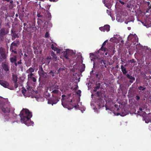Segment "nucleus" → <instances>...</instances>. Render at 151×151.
Wrapping results in <instances>:
<instances>
[{
	"mask_svg": "<svg viewBox=\"0 0 151 151\" xmlns=\"http://www.w3.org/2000/svg\"><path fill=\"white\" fill-rule=\"evenodd\" d=\"M19 116L21 122L27 126H33V122L30 120L32 117V113L27 109H23L20 112Z\"/></svg>",
	"mask_w": 151,
	"mask_h": 151,
	"instance_id": "obj_4",
	"label": "nucleus"
},
{
	"mask_svg": "<svg viewBox=\"0 0 151 151\" xmlns=\"http://www.w3.org/2000/svg\"><path fill=\"white\" fill-rule=\"evenodd\" d=\"M56 49H55V50H54V51H55L57 53H60L63 50L62 49H60L56 48Z\"/></svg>",
	"mask_w": 151,
	"mask_h": 151,
	"instance_id": "obj_31",
	"label": "nucleus"
},
{
	"mask_svg": "<svg viewBox=\"0 0 151 151\" xmlns=\"http://www.w3.org/2000/svg\"><path fill=\"white\" fill-rule=\"evenodd\" d=\"M37 16L38 17H42V16L40 14L38 13L37 14Z\"/></svg>",
	"mask_w": 151,
	"mask_h": 151,
	"instance_id": "obj_48",
	"label": "nucleus"
},
{
	"mask_svg": "<svg viewBox=\"0 0 151 151\" xmlns=\"http://www.w3.org/2000/svg\"><path fill=\"white\" fill-rule=\"evenodd\" d=\"M145 122L146 123H148L149 122H151V119L149 118H145L144 119Z\"/></svg>",
	"mask_w": 151,
	"mask_h": 151,
	"instance_id": "obj_28",
	"label": "nucleus"
},
{
	"mask_svg": "<svg viewBox=\"0 0 151 151\" xmlns=\"http://www.w3.org/2000/svg\"><path fill=\"white\" fill-rule=\"evenodd\" d=\"M47 15H48V16H47V17L48 18H50V17H51V14H50V13H49V12H47Z\"/></svg>",
	"mask_w": 151,
	"mask_h": 151,
	"instance_id": "obj_44",
	"label": "nucleus"
},
{
	"mask_svg": "<svg viewBox=\"0 0 151 151\" xmlns=\"http://www.w3.org/2000/svg\"><path fill=\"white\" fill-rule=\"evenodd\" d=\"M3 1L6 2H10L11 4H12L13 1L11 0H2Z\"/></svg>",
	"mask_w": 151,
	"mask_h": 151,
	"instance_id": "obj_33",
	"label": "nucleus"
},
{
	"mask_svg": "<svg viewBox=\"0 0 151 151\" xmlns=\"http://www.w3.org/2000/svg\"><path fill=\"white\" fill-rule=\"evenodd\" d=\"M94 91L96 92V88H95L94 90Z\"/></svg>",
	"mask_w": 151,
	"mask_h": 151,
	"instance_id": "obj_59",
	"label": "nucleus"
},
{
	"mask_svg": "<svg viewBox=\"0 0 151 151\" xmlns=\"http://www.w3.org/2000/svg\"><path fill=\"white\" fill-rule=\"evenodd\" d=\"M50 1H53V2H56L58 0H49Z\"/></svg>",
	"mask_w": 151,
	"mask_h": 151,
	"instance_id": "obj_50",
	"label": "nucleus"
},
{
	"mask_svg": "<svg viewBox=\"0 0 151 151\" xmlns=\"http://www.w3.org/2000/svg\"><path fill=\"white\" fill-rule=\"evenodd\" d=\"M17 45L16 43L14 42H12L11 45L10 47V50H11L12 47V46H16Z\"/></svg>",
	"mask_w": 151,
	"mask_h": 151,
	"instance_id": "obj_34",
	"label": "nucleus"
},
{
	"mask_svg": "<svg viewBox=\"0 0 151 151\" xmlns=\"http://www.w3.org/2000/svg\"><path fill=\"white\" fill-rule=\"evenodd\" d=\"M106 10H107V13L108 14H110V11L109 10H108L107 9H106Z\"/></svg>",
	"mask_w": 151,
	"mask_h": 151,
	"instance_id": "obj_51",
	"label": "nucleus"
},
{
	"mask_svg": "<svg viewBox=\"0 0 151 151\" xmlns=\"http://www.w3.org/2000/svg\"><path fill=\"white\" fill-rule=\"evenodd\" d=\"M76 93L79 96H80V94L81 93V91L80 90H78L77 91Z\"/></svg>",
	"mask_w": 151,
	"mask_h": 151,
	"instance_id": "obj_38",
	"label": "nucleus"
},
{
	"mask_svg": "<svg viewBox=\"0 0 151 151\" xmlns=\"http://www.w3.org/2000/svg\"><path fill=\"white\" fill-rule=\"evenodd\" d=\"M38 73L40 76H45V74L46 73L44 72L42 67H40L39 68V70L38 71Z\"/></svg>",
	"mask_w": 151,
	"mask_h": 151,
	"instance_id": "obj_19",
	"label": "nucleus"
},
{
	"mask_svg": "<svg viewBox=\"0 0 151 151\" xmlns=\"http://www.w3.org/2000/svg\"><path fill=\"white\" fill-rule=\"evenodd\" d=\"M66 55L65 57V58L69 60L70 63H72V61H73L74 62L73 64V71H75V69L76 70H78L81 71V70H83L85 68V65L82 63V62L79 63L78 62V60H81L80 59V57L79 58L78 57H76V53L75 51L74 52L72 50H70L69 49H67L66 50Z\"/></svg>",
	"mask_w": 151,
	"mask_h": 151,
	"instance_id": "obj_2",
	"label": "nucleus"
},
{
	"mask_svg": "<svg viewBox=\"0 0 151 151\" xmlns=\"http://www.w3.org/2000/svg\"><path fill=\"white\" fill-rule=\"evenodd\" d=\"M129 39L130 38L131 40L133 42H138V38L137 36L135 34L129 35L128 37Z\"/></svg>",
	"mask_w": 151,
	"mask_h": 151,
	"instance_id": "obj_15",
	"label": "nucleus"
},
{
	"mask_svg": "<svg viewBox=\"0 0 151 151\" xmlns=\"http://www.w3.org/2000/svg\"><path fill=\"white\" fill-rule=\"evenodd\" d=\"M51 55L52 57L53 58L54 60H57V57L55 54L54 52H51Z\"/></svg>",
	"mask_w": 151,
	"mask_h": 151,
	"instance_id": "obj_27",
	"label": "nucleus"
},
{
	"mask_svg": "<svg viewBox=\"0 0 151 151\" xmlns=\"http://www.w3.org/2000/svg\"><path fill=\"white\" fill-rule=\"evenodd\" d=\"M17 77L16 74H13L12 75V80L14 83H16L17 81Z\"/></svg>",
	"mask_w": 151,
	"mask_h": 151,
	"instance_id": "obj_25",
	"label": "nucleus"
},
{
	"mask_svg": "<svg viewBox=\"0 0 151 151\" xmlns=\"http://www.w3.org/2000/svg\"><path fill=\"white\" fill-rule=\"evenodd\" d=\"M126 76L129 79L132 80H135V78L134 77H133L132 76H130L129 74H127Z\"/></svg>",
	"mask_w": 151,
	"mask_h": 151,
	"instance_id": "obj_26",
	"label": "nucleus"
},
{
	"mask_svg": "<svg viewBox=\"0 0 151 151\" xmlns=\"http://www.w3.org/2000/svg\"><path fill=\"white\" fill-rule=\"evenodd\" d=\"M139 109L140 111H142V109L141 107L139 108Z\"/></svg>",
	"mask_w": 151,
	"mask_h": 151,
	"instance_id": "obj_55",
	"label": "nucleus"
},
{
	"mask_svg": "<svg viewBox=\"0 0 151 151\" xmlns=\"http://www.w3.org/2000/svg\"><path fill=\"white\" fill-rule=\"evenodd\" d=\"M2 22V20L0 19V28L1 27V25Z\"/></svg>",
	"mask_w": 151,
	"mask_h": 151,
	"instance_id": "obj_49",
	"label": "nucleus"
},
{
	"mask_svg": "<svg viewBox=\"0 0 151 151\" xmlns=\"http://www.w3.org/2000/svg\"><path fill=\"white\" fill-rule=\"evenodd\" d=\"M14 109L11 106L7 99L0 97V110L4 113L7 114L9 113L11 110L14 111Z\"/></svg>",
	"mask_w": 151,
	"mask_h": 151,
	"instance_id": "obj_7",
	"label": "nucleus"
},
{
	"mask_svg": "<svg viewBox=\"0 0 151 151\" xmlns=\"http://www.w3.org/2000/svg\"><path fill=\"white\" fill-rule=\"evenodd\" d=\"M28 81L29 82L32 81L36 82V77L34 74L32 75H27Z\"/></svg>",
	"mask_w": 151,
	"mask_h": 151,
	"instance_id": "obj_13",
	"label": "nucleus"
},
{
	"mask_svg": "<svg viewBox=\"0 0 151 151\" xmlns=\"http://www.w3.org/2000/svg\"><path fill=\"white\" fill-rule=\"evenodd\" d=\"M34 71V69L32 67H30L26 71V73L28 74L27 75H32L34 73H32Z\"/></svg>",
	"mask_w": 151,
	"mask_h": 151,
	"instance_id": "obj_21",
	"label": "nucleus"
},
{
	"mask_svg": "<svg viewBox=\"0 0 151 151\" xmlns=\"http://www.w3.org/2000/svg\"><path fill=\"white\" fill-rule=\"evenodd\" d=\"M10 59L11 63H14L16 66H17V63L16 62L17 57L16 55H13V54L11 53L10 55Z\"/></svg>",
	"mask_w": 151,
	"mask_h": 151,
	"instance_id": "obj_14",
	"label": "nucleus"
},
{
	"mask_svg": "<svg viewBox=\"0 0 151 151\" xmlns=\"http://www.w3.org/2000/svg\"><path fill=\"white\" fill-rule=\"evenodd\" d=\"M41 19H38L37 23L39 24H41V23H40V21H41Z\"/></svg>",
	"mask_w": 151,
	"mask_h": 151,
	"instance_id": "obj_46",
	"label": "nucleus"
},
{
	"mask_svg": "<svg viewBox=\"0 0 151 151\" xmlns=\"http://www.w3.org/2000/svg\"><path fill=\"white\" fill-rule=\"evenodd\" d=\"M9 88L11 90H13L14 89V87H12L11 88Z\"/></svg>",
	"mask_w": 151,
	"mask_h": 151,
	"instance_id": "obj_56",
	"label": "nucleus"
},
{
	"mask_svg": "<svg viewBox=\"0 0 151 151\" xmlns=\"http://www.w3.org/2000/svg\"><path fill=\"white\" fill-rule=\"evenodd\" d=\"M107 53H107V52H106L105 53V55H107Z\"/></svg>",
	"mask_w": 151,
	"mask_h": 151,
	"instance_id": "obj_60",
	"label": "nucleus"
},
{
	"mask_svg": "<svg viewBox=\"0 0 151 151\" xmlns=\"http://www.w3.org/2000/svg\"><path fill=\"white\" fill-rule=\"evenodd\" d=\"M22 92L24 96L25 97H29L31 96L32 97H35L38 101H42L44 100V98L43 97H35L33 96V94L35 93V91L32 87L28 86V87H27V90L24 88H22Z\"/></svg>",
	"mask_w": 151,
	"mask_h": 151,
	"instance_id": "obj_8",
	"label": "nucleus"
},
{
	"mask_svg": "<svg viewBox=\"0 0 151 151\" xmlns=\"http://www.w3.org/2000/svg\"><path fill=\"white\" fill-rule=\"evenodd\" d=\"M51 47L52 50H55V49H56V48H57L53 44L51 45Z\"/></svg>",
	"mask_w": 151,
	"mask_h": 151,
	"instance_id": "obj_36",
	"label": "nucleus"
},
{
	"mask_svg": "<svg viewBox=\"0 0 151 151\" xmlns=\"http://www.w3.org/2000/svg\"><path fill=\"white\" fill-rule=\"evenodd\" d=\"M145 26L147 27H149L151 26V24H145L144 25Z\"/></svg>",
	"mask_w": 151,
	"mask_h": 151,
	"instance_id": "obj_53",
	"label": "nucleus"
},
{
	"mask_svg": "<svg viewBox=\"0 0 151 151\" xmlns=\"http://www.w3.org/2000/svg\"><path fill=\"white\" fill-rule=\"evenodd\" d=\"M93 96H94L93 95V94H91V97H92V99H93Z\"/></svg>",
	"mask_w": 151,
	"mask_h": 151,
	"instance_id": "obj_58",
	"label": "nucleus"
},
{
	"mask_svg": "<svg viewBox=\"0 0 151 151\" xmlns=\"http://www.w3.org/2000/svg\"><path fill=\"white\" fill-rule=\"evenodd\" d=\"M136 100L137 101H138L140 99V97L138 96H136Z\"/></svg>",
	"mask_w": 151,
	"mask_h": 151,
	"instance_id": "obj_42",
	"label": "nucleus"
},
{
	"mask_svg": "<svg viewBox=\"0 0 151 151\" xmlns=\"http://www.w3.org/2000/svg\"><path fill=\"white\" fill-rule=\"evenodd\" d=\"M119 1V2L120 3H121L122 5H124L125 4V3L123 1H122L121 0H118Z\"/></svg>",
	"mask_w": 151,
	"mask_h": 151,
	"instance_id": "obj_43",
	"label": "nucleus"
},
{
	"mask_svg": "<svg viewBox=\"0 0 151 151\" xmlns=\"http://www.w3.org/2000/svg\"><path fill=\"white\" fill-rule=\"evenodd\" d=\"M109 45H110V48H109V51H110V53H109V55H112L114 53V46L112 45H111V43H109Z\"/></svg>",
	"mask_w": 151,
	"mask_h": 151,
	"instance_id": "obj_20",
	"label": "nucleus"
},
{
	"mask_svg": "<svg viewBox=\"0 0 151 151\" xmlns=\"http://www.w3.org/2000/svg\"><path fill=\"white\" fill-rule=\"evenodd\" d=\"M104 31H106L108 32L110 30V26L108 24L104 25Z\"/></svg>",
	"mask_w": 151,
	"mask_h": 151,
	"instance_id": "obj_24",
	"label": "nucleus"
},
{
	"mask_svg": "<svg viewBox=\"0 0 151 151\" xmlns=\"http://www.w3.org/2000/svg\"><path fill=\"white\" fill-rule=\"evenodd\" d=\"M13 114H9L8 115H6L4 116V122L6 121H12L13 120V119L14 118L12 117V115Z\"/></svg>",
	"mask_w": 151,
	"mask_h": 151,
	"instance_id": "obj_16",
	"label": "nucleus"
},
{
	"mask_svg": "<svg viewBox=\"0 0 151 151\" xmlns=\"http://www.w3.org/2000/svg\"><path fill=\"white\" fill-rule=\"evenodd\" d=\"M108 41V40H106L104 41V45L106 44V43Z\"/></svg>",
	"mask_w": 151,
	"mask_h": 151,
	"instance_id": "obj_57",
	"label": "nucleus"
},
{
	"mask_svg": "<svg viewBox=\"0 0 151 151\" xmlns=\"http://www.w3.org/2000/svg\"><path fill=\"white\" fill-rule=\"evenodd\" d=\"M0 52L2 58L0 57V61H2L6 57L5 51L4 48L1 47L0 48Z\"/></svg>",
	"mask_w": 151,
	"mask_h": 151,
	"instance_id": "obj_12",
	"label": "nucleus"
},
{
	"mask_svg": "<svg viewBox=\"0 0 151 151\" xmlns=\"http://www.w3.org/2000/svg\"><path fill=\"white\" fill-rule=\"evenodd\" d=\"M51 58L50 56L48 57L46 59V61L49 63L50 62Z\"/></svg>",
	"mask_w": 151,
	"mask_h": 151,
	"instance_id": "obj_32",
	"label": "nucleus"
},
{
	"mask_svg": "<svg viewBox=\"0 0 151 151\" xmlns=\"http://www.w3.org/2000/svg\"><path fill=\"white\" fill-rule=\"evenodd\" d=\"M3 69L0 68V79L3 78L4 76L3 74ZM0 84L4 87L8 88L9 84L7 82L5 81H0Z\"/></svg>",
	"mask_w": 151,
	"mask_h": 151,
	"instance_id": "obj_10",
	"label": "nucleus"
},
{
	"mask_svg": "<svg viewBox=\"0 0 151 151\" xmlns=\"http://www.w3.org/2000/svg\"><path fill=\"white\" fill-rule=\"evenodd\" d=\"M17 53V52L16 51H14L13 50H12V53L13 54V55H14V53L15 54H16Z\"/></svg>",
	"mask_w": 151,
	"mask_h": 151,
	"instance_id": "obj_45",
	"label": "nucleus"
},
{
	"mask_svg": "<svg viewBox=\"0 0 151 151\" xmlns=\"http://www.w3.org/2000/svg\"><path fill=\"white\" fill-rule=\"evenodd\" d=\"M151 56V49H148L146 50L145 53L144 54L145 57L146 58H148Z\"/></svg>",
	"mask_w": 151,
	"mask_h": 151,
	"instance_id": "obj_18",
	"label": "nucleus"
},
{
	"mask_svg": "<svg viewBox=\"0 0 151 151\" xmlns=\"http://www.w3.org/2000/svg\"><path fill=\"white\" fill-rule=\"evenodd\" d=\"M104 42L102 44V47L97 52L93 53H91L89 54L90 57L91 61H94V59H96L97 60V65L99 68H101L102 70H103V64H104ZM104 72L102 71V72H99L96 74L97 77L99 78H101L103 76Z\"/></svg>",
	"mask_w": 151,
	"mask_h": 151,
	"instance_id": "obj_1",
	"label": "nucleus"
},
{
	"mask_svg": "<svg viewBox=\"0 0 151 151\" xmlns=\"http://www.w3.org/2000/svg\"><path fill=\"white\" fill-rule=\"evenodd\" d=\"M116 68H118L119 67V66H118V65H116Z\"/></svg>",
	"mask_w": 151,
	"mask_h": 151,
	"instance_id": "obj_61",
	"label": "nucleus"
},
{
	"mask_svg": "<svg viewBox=\"0 0 151 151\" xmlns=\"http://www.w3.org/2000/svg\"><path fill=\"white\" fill-rule=\"evenodd\" d=\"M17 65L18 64H21L22 62H21V60H20L19 61H18L17 62Z\"/></svg>",
	"mask_w": 151,
	"mask_h": 151,
	"instance_id": "obj_47",
	"label": "nucleus"
},
{
	"mask_svg": "<svg viewBox=\"0 0 151 151\" xmlns=\"http://www.w3.org/2000/svg\"><path fill=\"white\" fill-rule=\"evenodd\" d=\"M96 88H99V87H98V86H97L96 87Z\"/></svg>",
	"mask_w": 151,
	"mask_h": 151,
	"instance_id": "obj_64",
	"label": "nucleus"
},
{
	"mask_svg": "<svg viewBox=\"0 0 151 151\" xmlns=\"http://www.w3.org/2000/svg\"><path fill=\"white\" fill-rule=\"evenodd\" d=\"M129 62L131 63H134L135 62V60L134 59H132L129 60Z\"/></svg>",
	"mask_w": 151,
	"mask_h": 151,
	"instance_id": "obj_37",
	"label": "nucleus"
},
{
	"mask_svg": "<svg viewBox=\"0 0 151 151\" xmlns=\"http://www.w3.org/2000/svg\"><path fill=\"white\" fill-rule=\"evenodd\" d=\"M121 69L123 74L124 75H126L127 73L126 68L124 67L123 65H121Z\"/></svg>",
	"mask_w": 151,
	"mask_h": 151,
	"instance_id": "obj_22",
	"label": "nucleus"
},
{
	"mask_svg": "<svg viewBox=\"0 0 151 151\" xmlns=\"http://www.w3.org/2000/svg\"><path fill=\"white\" fill-rule=\"evenodd\" d=\"M59 89L63 92H65L66 90L65 87L63 88L62 87L60 88L58 86L55 85L52 87H47L46 89L45 95L46 96H49L50 93H52L53 96L55 95L60 96L61 93Z\"/></svg>",
	"mask_w": 151,
	"mask_h": 151,
	"instance_id": "obj_6",
	"label": "nucleus"
},
{
	"mask_svg": "<svg viewBox=\"0 0 151 151\" xmlns=\"http://www.w3.org/2000/svg\"><path fill=\"white\" fill-rule=\"evenodd\" d=\"M72 94L66 96L64 95H62V104L63 106L68 109H70L75 108L76 109H79L82 112L83 111H85L86 108L83 106H80L79 103L77 104V101L76 100L73 99Z\"/></svg>",
	"mask_w": 151,
	"mask_h": 151,
	"instance_id": "obj_3",
	"label": "nucleus"
},
{
	"mask_svg": "<svg viewBox=\"0 0 151 151\" xmlns=\"http://www.w3.org/2000/svg\"><path fill=\"white\" fill-rule=\"evenodd\" d=\"M2 65L3 69L5 71L7 72L9 71V67L7 63L4 62L2 63Z\"/></svg>",
	"mask_w": 151,
	"mask_h": 151,
	"instance_id": "obj_17",
	"label": "nucleus"
},
{
	"mask_svg": "<svg viewBox=\"0 0 151 151\" xmlns=\"http://www.w3.org/2000/svg\"><path fill=\"white\" fill-rule=\"evenodd\" d=\"M110 41H111V42L113 41L114 40L113 38H111V39H110Z\"/></svg>",
	"mask_w": 151,
	"mask_h": 151,
	"instance_id": "obj_54",
	"label": "nucleus"
},
{
	"mask_svg": "<svg viewBox=\"0 0 151 151\" xmlns=\"http://www.w3.org/2000/svg\"><path fill=\"white\" fill-rule=\"evenodd\" d=\"M134 80H130L129 81V82L130 83H133V81H134Z\"/></svg>",
	"mask_w": 151,
	"mask_h": 151,
	"instance_id": "obj_52",
	"label": "nucleus"
},
{
	"mask_svg": "<svg viewBox=\"0 0 151 151\" xmlns=\"http://www.w3.org/2000/svg\"><path fill=\"white\" fill-rule=\"evenodd\" d=\"M45 36V37H49V34L48 32H46Z\"/></svg>",
	"mask_w": 151,
	"mask_h": 151,
	"instance_id": "obj_39",
	"label": "nucleus"
},
{
	"mask_svg": "<svg viewBox=\"0 0 151 151\" xmlns=\"http://www.w3.org/2000/svg\"><path fill=\"white\" fill-rule=\"evenodd\" d=\"M146 87H144L142 86H140L138 88L139 90L140 91H144L146 89Z\"/></svg>",
	"mask_w": 151,
	"mask_h": 151,
	"instance_id": "obj_30",
	"label": "nucleus"
},
{
	"mask_svg": "<svg viewBox=\"0 0 151 151\" xmlns=\"http://www.w3.org/2000/svg\"><path fill=\"white\" fill-rule=\"evenodd\" d=\"M11 32L12 33V37H13L14 39H15L18 37L17 34H16L15 33H13V30L12 29L11 30Z\"/></svg>",
	"mask_w": 151,
	"mask_h": 151,
	"instance_id": "obj_29",
	"label": "nucleus"
},
{
	"mask_svg": "<svg viewBox=\"0 0 151 151\" xmlns=\"http://www.w3.org/2000/svg\"><path fill=\"white\" fill-rule=\"evenodd\" d=\"M0 38L1 40H3V37L4 36L8 34L9 32L8 28L6 27L2 28L0 30Z\"/></svg>",
	"mask_w": 151,
	"mask_h": 151,
	"instance_id": "obj_11",
	"label": "nucleus"
},
{
	"mask_svg": "<svg viewBox=\"0 0 151 151\" xmlns=\"http://www.w3.org/2000/svg\"><path fill=\"white\" fill-rule=\"evenodd\" d=\"M106 48L105 47H104V52H105L106 51Z\"/></svg>",
	"mask_w": 151,
	"mask_h": 151,
	"instance_id": "obj_62",
	"label": "nucleus"
},
{
	"mask_svg": "<svg viewBox=\"0 0 151 151\" xmlns=\"http://www.w3.org/2000/svg\"><path fill=\"white\" fill-rule=\"evenodd\" d=\"M99 29L102 31H104V27H101L99 28Z\"/></svg>",
	"mask_w": 151,
	"mask_h": 151,
	"instance_id": "obj_40",
	"label": "nucleus"
},
{
	"mask_svg": "<svg viewBox=\"0 0 151 151\" xmlns=\"http://www.w3.org/2000/svg\"><path fill=\"white\" fill-rule=\"evenodd\" d=\"M60 99V98H58L57 99V100L55 101L54 100H53L52 101H51L50 100H48V103L49 104H51L52 105H53L54 104H56L58 101H59Z\"/></svg>",
	"mask_w": 151,
	"mask_h": 151,
	"instance_id": "obj_23",
	"label": "nucleus"
},
{
	"mask_svg": "<svg viewBox=\"0 0 151 151\" xmlns=\"http://www.w3.org/2000/svg\"><path fill=\"white\" fill-rule=\"evenodd\" d=\"M51 47L52 50H55V49H56V48H57L53 44L51 45Z\"/></svg>",
	"mask_w": 151,
	"mask_h": 151,
	"instance_id": "obj_35",
	"label": "nucleus"
},
{
	"mask_svg": "<svg viewBox=\"0 0 151 151\" xmlns=\"http://www.w3.org/2000/svg\"><path fill=\"white\" fill-rule=\"evenodd\" d=\"M18 87V84L17 82L14 83V87L15 88H16Z\"/></svg>",
	"mask_w": 151,
	"mask_h": 151,
	"instance_id": "obj_41",
	"label": "nucleus"
},
{
	"mask_svg": "<svg viewBox=\"0 0 151 151\" xmlns=\"http://www.w3.org/2000/svg\"><path fill=\"white\" fill-rule=\"evenodd\" d=\"M104 95L102 92H97L95 96L97 97L96 99H98L96 102L92 101L91 105L94 111L98 112V109H100L104 106V101L103 100V96Z\"/></svg>",
	"mask_w": 151,
	"mask_h": 151,
	"instance_id": "obj_5",
	"label": "nucleus"
},
{
	"mask_svg": "<svg viewBox=\"0 0 151 151\" xmlns=\"http://www.w3.org/2000/svg\"><path fill=\"white\" fill-rule=\"evenodd\" d=\"M106 103L105 104V108L106 110H109L111 111H114V114H116L117 115H120L121 116H124L126 115L125 114H124L123 112H122L120 110V109L118 105L115 104L114 106H111L112 105H114L113 104L111 105V102H107L106 101Z\"/></svg>",
	"mask_w": 151,
	"mask_h": 151,
	"instance_id": "obj_9",
	"label": "nucleus"
},
{
	"mask_svg": "<svg viewBox=\"0 0 151 151\" xmlns=\"http://www.w3.org/2000/svg\"><path fill=\"white\" fill-rule=\"evenodd\" d=\"M49 26H50V27H52V24H49Z\"/></svg>",
	"mask_w": 151,
	"mask_h": 151,
	"instance_id": "obj_63",
	"label": "nucleus"
}]
</instances>
